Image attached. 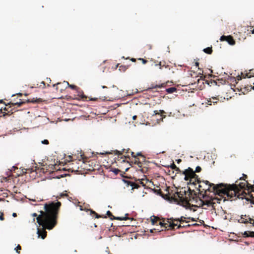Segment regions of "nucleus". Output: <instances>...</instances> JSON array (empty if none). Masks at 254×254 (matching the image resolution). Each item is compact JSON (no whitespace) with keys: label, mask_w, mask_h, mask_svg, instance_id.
I'll return each mask as SVG.
<instances>
[{"label":"nucleus","mask_w":254,"mask_h":254,"mask_svg":"<svg viewBox=\"0 0 254 254\" xmlns=\"http://www.w3.org/2000/svg\"><path fill=\"white\" fill-rule=\"evenodd\" d=\"M199 183L204 184L205 187L204 188L200 189L202 192H204L205 193L207 191H211L210 188L212 187V191L214 192V197H211L210 200L207 201V204H211L213 205L216 203H220L221 201L225 202V199L224 198L225 193H224L226 190H228L225 187V184L221 183L217 185H215L213 183H210L208 181H200Z\"/></svg>","instance_id":"obj_1"},{"label":"nucleus","mask_w":254,"mask_h":254,"mask_svg":"<svg viewBox=\"0 0 254 254\" xmlns=\"http://www.w3.org/2000/svg\"><path fill=\"white\" fill-rule=\"evenodd\" d=\"M45 211H40L37 221L47 229H52L57 224V219L60 207H44Z\"/></svg>","instance_id":"obj_2"},{"label":"nucleus","mask_w":254,"mask_h":254,"mask_svg":"<svg viewBox=\"0 0 254 254\" xmlns=\"http://www.w3.org/2000/svg\"><path fill=\"white\" fill-rule=\"evenodd\" d=\"M151 221L152 225H154L159 221V225L161 226V228H164L165 230L167 229H174L175 224L174 223H171L169 218L166 219L161 217L153 216L151 217Z\"/></svg>","instance_id":"obj_3"},{"label":"nucleus","mask_w":254,"mask_h":254,"mask_svg":"<svg viewBox=\"0 0 254 254\" xmlns=\"http://www.w3.org/2000/svg\"><path fill=\"white\" fill-rule=\"evenodd\" d=\"M182 174L185 175V181H189L188 184L196 185V183H200V180L198 176L195 174L193 169L190 167L182 171Z\"/></svg>","instance_id":"obj_4"},{"label":"nucleus","mask_w":254,"mask_h":254,"mask_svg":"<svg viewBox=\"0 0 254 254\" xmlns=\"http://www.w3.org/2000/svg\"><path fill=\"white\" fill-rule=\"evenodd\" d=\"M184 195L183 193H181V191L177 192L174 194L173 196L171 197V198L177 204L181 205L182 206H198L197 205H190L189 203L190 199L186 196L184 197Z\"/></svg>","instance_id":"obj_5"},{"label":"nucleus","mask_w":254,"mask_h":254,"mask_svg":"<svg viewBox=\"0 0 254 254\" xmlns=\"http://www.w3.org/2000/svg\"><path fill=\"white\" fill-rule=\"evenodd\" d=\"M61 84H64L65 88L68 87L72 89L75 90L78 94V95L81 97L83 99H86L87 97L83 94V92L80 89L79 87L74 85L69 84L68 82L64 81L63 82H58L56 84H53V86L56 87V90L58 91L59 89V85Z\"/></svg>","instance_id":"obj_6"},{"label":"nucleus","mask_w":254,"mask_h":254,"mask_svg":"<svg viewBox=\"0 0 254 254\" xmlns=\"http://www.w3.org/2000/svg\"><path fill=\"white\" fill-rule=\"evenodd\" d=\"M170 221L171 223H174L175 224H178V222H179L180 224H183L184 222L188 223V221L186 219H190L192 221H196V220L190 217L181 216L180 218H170Z\"/></svg>","instance_id":"obj_7"},{"label":"nucleus","mask_w":254,"mask_h":254,"mask_svg":"<svg viewBox=\"0 0 254 254\" xmlns=\"http://www.w3.org/2000/svg\"><path fill=\"white\" fill-rule=\"evenodd\" d=\"M238 222L244 224H247L249 223L254 226V217L252 218L249 215H242L241 216V218L238 220Z\"/></svg>","instance_id":"obj_8"},{"label":"nucleus","mask_w":254,"mask_h":254,"mask_svg":"<svg viewBox=\"0 0 254 254\" xmlns=\"http://www.w3.org/2000/svg\"><path fill=\"white\" fill-rule=\"evenodd\" d=\"M106 215L110 217V219L112 220H127L130 219L131 218L128 217V214L126 213L125 216H114L112 213L110 211H107Z\"/></svg>","instance_id":"obj_9"},{"label":"nucleus","mask_w":254,"mask_h":254,"mask_svg":"<svg viewBox=\"0 0 254 254\" xmlns=\"http://www.w3.org/2000/svg\"><path fill=\"white\" fill-rule=\"evenodd\" d=\"M220 40L221 41H227L231 45H234L235 44V41L233 39V37L231 35H223L220 37Z\"/></svg>","instance_id":"obj_10"},{"label":"nucleus","mask_w":254,"mask_h":254,"mask_svg":"<svg viewBox=\"0 0 254 254\" xmlns=\"http://www.w3.org/2000/svg\"><path fill=\"white\" fill-rule=\"evenodd\" d=\"M142 181L143 180H141V181L139 180L138 183H134L133 182L128 181V185H129L130 187H131L132 190L134 189H137L139 187V184H141L142 186H144L145 185Z\"/></svg>","instance_id":"obj_11"},{"label":"nucleus","mask_w":254,"mask_h":254,"mask_svg":"<svg viewBox=\"0 0 254 254\" xmlns=\"http://www.w3.org/2000/svg\"><path fill=\"white\" fill-rule=\"evenodd\" d=\"M131 156L134 158V163L138 165L139 167H141V162L139 161L138 158H137V156H142L143 158V156L141 154L140 152L137 153L136 155L133 152L131 151L130 152Z\"/></svg>","instance_id":"obj_12"},{"label":"nucleus","mask_w":254,"mask_h":254,"mask_svg":"<svg viewBox=\"0 0 254 254\" xmlns=\"http://www.w3.org/2000/svg\"><path fill=\"white\" fill-rule=\"evenodd\" d=\"M39 205H43L44 206H61L62 204L60 201H57V202L52 201L44 204H40Z\"/></svg>","instance_id":"obj_13"},{"label":"nucleus","mask_w":254,"mask_h":254,"mask_svg":"<svg viewBox=\"0 0 254 254\" xmlns=\"http://www.w3.org/2000/svg\"><path fill=\"white\" fill-rule=\"evenodd\" d=\"M89 210V209H88ZM90 214H94L95 216V218H106L107 216L106 215L104 214H98L95 211H93L92 210H89Z\"/></svg>","instance_id":"obj_14"},{"label":"nucleus","mask_w":254,"mask_h":254,"mask_svg":"<svg viewBox=\"0 0 254 254\" xmlns=\"http://www.w3.org/2000/svg\"><path fill=\"white\" fill-rule=\"evenodd\" d=\"M42 102V99L41 98H33L32 99H28L27 100V102L28 103H39Z\"/></svg>","instance_id":"obj_15"},{"label":"nucleus","mask_w":254,"mask_h":254,"mask_svg":"<svg viewBox=\"0 0 254 254\" xmlns=\"http://www.w3.org/2000/svg\"><path fill=\"white\" fill-rule=\"evenodd\" d=\"M164 84H161V85H156L154 86L153 84L151 85V87L148 88L147 90L149 91L153 89L161 88V87H165Z\"/></svg>","instance_id":"obj_16"},{"label":"nucleus","mask_w":254,"mask_h":254,"mask_svg":"<svg viewBox=\"0 0 254 254\" xmlns=\"http://www.w3.org/2000/svg\"><path fill=\"white\" fill-rule=\"evenodd\" d=\"M170 167L173 170H175L177 172V173H182V171L179 168L176 166V165L174 164V163H173L171 165Z\"/></svg>","instance_id":"obj_17"},{"label":"nucleus","mask_w":254,"mask_h":254,"mask_svg":"<svg viewBox=\"0 0 254 254\" xmlns=\"http://www.w3.org/2000/svg\"><path fill=\"white\" fill-rule=\"evenodd\" d=\"M164 114H165V112L164 111H163V110H159V111L155 110V111H154L153 115H158V114H160L161 116L162 117H163V118H165L166 116L164 115Z\"/></svg>","instance_id":"obj_18"},{"label":"nucleus","mask_w":254,"mask_h":254,"mask_svg":"<svg viewBox=\"0 0 254 254\" xmlns=\"http://www.w3.org/2000/svg\"><path fill=\"white\" fill-rule=\"evenodd\" d=\"M250 71H251V70H250ZM242 76H243L244 78H245L246 77H247L248 78H250L252 75L251 74V72L246 73L245 75L243 73H242L241 76H238L237 77L238 80H241L242 79Z\"/></svg>","instance_id":"obj_19"},{"label":"nucleus","mask_w":254,"mask_h":254,"mask_svg":"<svg viewBox=\"0 0 254 254\" xmlns=\"http://www.w3.org/2000/svg\"><path fill=\"white\" fill-rule=\"evenodd\" d=\"M166 91L168 93H173L177 91V88L175 87H172L166 89Z\"/></svg>","instance_id":"obj_20"},{"label":"nucleus","mask_w":254,"mask_h":254,"mask_svg":"<svg viewBox=\"0 0 254 254\" xmlns=\"http://www.w3.org/2000/svg\"><path fill=\"white\" fill-rule=\"evenodd\" d=\"M203 52L207 54H211L213 51L212 47H207L203 49Z\"/></svg>","instance_id":"obj_21"},{"label":"nucleus","mask_w":254,"mask_h":254,"mask_svg":"<svg viewBox=\"0 0 254 254\" xmlns=\"http://www.w3.org/2000/svg\"><path fill=\"white\" fill-rule=\"evenodd\" d=\"M155 66H159V69H162L163 67L167 68L168 67V65H165V64H162V62H160L158 64H155Z\"/></svg>","instance_id":"obj_22"},{"label":"nucleus","mask_w":254,"mask_h":254,"mask_svg":"<svg viewBox=\"0 0 254 254\" xmlns=\"http://www.w3.org/2000/svg\"><path fill=\"white\" fill-rule=\"evenodd\" d=\"M154 192H155L157 194L160 195L162 196L163 197H164L163 194L162 192V191L160 189H153Z\"/></svg>","instance_id":"obj_23"},{"label":"nucleus","mask_w":254,"mask_h":254,"mask_svg":"<svg viewBox=\"0 0 254 254\" xmlns=\"http://www.w3.org/2000/svg\"><path fill=\"white\" fill-rule=\"evenodd\" d=\"M125 151V149H123L122 151H118V150H115L114 151V154L116 155H118V156H120L123 154Z\"/></svg>","instance_id":"obj_24"},{"label":"nucleus","mask_w":254,"mask_h":254,"mask_svg":"<svg viewBox=\"0 0 254 254\" xmlns=\"http://www.w3.org/2000/svg\"><path fill=\"white\" fill-rule=\"evenodd\" d=\"M190 226V225L189 224L186 225L185 224L181 223L179 225L177 224V225L176 226H177V229H180V228L189 227Z\"/></svg>","instance_id":"obj_25"},{"label":"nucleus","mask_w":254,"mask_h":254,"mask_svg":"<svg viewBox=\"0 0 254 254\" xmlns=\"http://www.w3.org/2000/svg\"><path fill=\"white\" fill-rule=\"evenodd\" d=\"M65 85L64 84H61L60 85H59V88H60V91L61 92H62L63 91H64L65 89H66V88H65Z\"/></svg>","instance_id":"obj_26"},{"label":"nucleus","mask_w":254,"mask_h":254,"mask_svg":"<svg viewBox=\"0 0 254 254\" xmlns=\"http://www.w3.org/2000/svg\"><path fill=\"white\" fill-rule=\"evenodd\" d=\"M219 101V99L216 97H212V102L213 104H217Z\"/></svg>","instance_id":"obj_27"},{"label":"nucleus","mask_w":254,"mask_h":254,"mask_svg":"<svg viewBox=\"0 0 254 254\" xmlns=\"http://www.w3.org/2000/svg\"><path fill=\"white\" fill-rule=\"evenodd\" d=\"M199 185H198V190L200 192H202L201 190V189H202V188H204V187H205V185L204 184H202V183H199Z\"/></svg>","instance_id":"obj_28"},{"label":"nucleus","mask_w":254,"mask_h":254,"mask_svg":"<svg viewBox=\"0 0 254 254\" xmlns=\"http://www.w3.org/2000/svg\"><path fill=\"white\" fill-rule=\"evenodd\" d=\"M73 202L75 205H77V206H80V207L82 206V205L81 204V202H80L78 200H74V201Z\"/></svg>","instance_id":"obj_29"},{"label":"nucleus","mask_w":254,"mask_h":254,"mask_svg":"<svg viewBox=\"0 0 254 254\" xmlns=\"http://www.w3.org/2000/svg\"><path fill=\"white\" fill-rule=\"evenodd\" d=\"M21 250V247L18 245L15 248V250L16 252L19 254L20 253V251Z\"/></svg>","instance_id":"obj_30"},{"label":"nucleus","mask_w":254,"mask_h":254,"mask_svg":"<svg viewBox=\"0 0 254 254\" xmlns=\"http://www.w3.org/2000/svg\"><path fill=\"white\" fill-rule=\"evenodd\" d=\"M201 168L200 166H197L195 168V170L194 171V172H195V173H199L201 172Z\"/></svg>","instance_id":"obj_31"},{"label":"nucleus","mask_w":254,"mask_h":254,"mask_svg":"<svg viewBox=\"0 0 254 254\" xmlns=\"http://www.w3.org/2000/svg\"><path fill=\"white\" fill-rule=\"evenodd\" d=\"M242 235L245 237H249V231H245L244 233H242Z\"/></svg>","instance_id":"obj_32"},{"label":"nucleus","mask_w":254,"mask_h":254,"mask_svg":"<svg viewBox=\"0 0 254 254\" xmlns=\"http://www.w3.org/2000/svg\"><path fill=\"white\" fill-rule=\"evenodd\" d=\"M41 142H42V143H43L44 144H46V145H48L49 144V142L47 139H44V140H42Z\"/></svg>","instance_id":"obj_33"},{"label":"nucleus","mask_w":254,"mask_h":254,"mask_svg":"<svg viewBox=\"0 0 254 254\" xmlns=\"http://www.w3.org/2000/svg\"><path fill=\"white\" fill-rule=\"evenodd\" d=\"M212 103V98H209V99L207 100V102L206 104H207L208 105H211Z\"/></svg>","instance_id":"obj_34"},{"label":"nucleus","mask_w":254,"mask_h":254,"mask_svg":"<svg viewBox=\"0 0 254 254\" xmlns=\"http://www.w3.org/2000/svg\"><path fill=\"white\" fill-rule=\"evenodd\" d=\"M138 60L141 61L143 64H145L147 63V61L144 59L139 58Z\"/></svg>","instance_id":"obj_35"},{"label":"nucleus","mask_w":254,"mask_h":254,"mask_svg":"<svg viewBox=\"0 0 254 254\" xmlns=\"http://www.w3.org/2000/svg\"><path fill=\"white\" fill-rule=\"evenodd\" d=\"M249 237H254V232H253V231H249Z\"/></svg>","instance_id":"obj_36"},{"label":"nucleus","mask_w":254,"mask_h":254,"mask_svg":"<svg viewBox=\"0 0 254 254\" xmlns=\"http://www.w3.org/2000/svg\"><path fill=\"white\" fill-rule=\"evenodd\" d=\"M247 178V176L246 175L243 174V177L240 178V180H246V179Z\"/></svg>","instance_id":"obj_37"},{"label":"nucleus","mask_w":254,"mask_h":254,"mask_svg":"<svg viewBox=\"0 0 254 254\" xmlns=\"http://www.w3.org/2000/svg\"><path fill=\"white\" fill-rule=\"evenodd\" d=\"M24 102H20V103H18V102H16V103H12L13 105H18V106H20L22 104H23Z\"/></svg>","instance_id":"obj_38"},{"label":"nucleus","mask_w":254,"mask_h":254,"mask_svg":"<svg viewBox=\"0 0 254 254\" xmlns=\"http://www.w3.org/2000/svg\"><path fill=\"white\" fill-rule=\"evenodd\" d=\"M62 197H63V198L66 197V198H68V196L67 194H61V197L60 198H61Z\"/></svg>","instance_id":"obj_39"},{"label":"nucleus","mask_w":254,"mask_h":254,"mask_svg":"<svg viewBox=\"0 0 254 254\" xmlns=\"http://www.w3.org/2000/svg\"><path fill=\"white\" fill-rule=\"evenodd\" d=\"M97 100V98H91L89 99L90 101H96Z\"/></svg>","instance_id":"obj_40"},{"label":"nucleus","mask_w":254,"mask_h":254,"mask_svg":"<svg viewBox=\"0 0 254 254\" xmlns=\"http://www.w3.org/2000/svg\"><path fill=\"white\" fill-rule=\"evenodd\" d=\"M100 154H112V152H106L105 153H100Z\"/></svg>","instance_id":"obj_41"},{"label":"nucleus","mask_w":254,"mask_h":254,"mask_svg":"<svg viewBox=\"0 0 254 254\" xmlns=\"http://www.w3.org/2000/svg\"><path fill=\"white\" fill-rule=\"evenodd\" d=\"M0 219L1 220H4V217H3V216L2 214H1V215L0 216Z\"/></svg>","instance_id":"obj_42"},{"label":"nucleus","mask_w":254,"mask_h":254,"mask_svg":"<svg viewBox=\"0 0 254 254\" xmlns=\"http://www.w3.org/2000/svg\"><path fill=\"white\" fill-rule=\"evenodd\" d=\"M46 232H45L44 234L42 236V238L44 239L46 237Z\"/></svg>","instance_id":"obj_43"},{"label":"nucleus","mask_w":254,"mask_h":254,"mask_svg":"<svg viewBox=\"0 0 254 254\" xmlns=\"http://www.w3.org/2000/svg\"><path fill=\"white\" fill-rule=\"evenodd\" d=\"M136 118H137V116H133L132 117V119H133V120H136Z\"/></svg>","instance_id":"obj_44"},{"label":"nucleus","mask_w":254,"mask_h":254,"mask_svg":"<svg viewBox=\"0 0 254 254\" xmlns=\"http://www.w3.org/2000/svg\"><path fill=\"white\" fill-rule=\"evenodd\" d=\"M177 163H179L180 162H181L182 161V160H181V159H178V160H177Z\"/></svg>","instance_id":"obj_45"},{"label":"nucleus","mask_w":254,"mask_h":254,"mask_svg":"<svg viewBox=\"0 0 254 254\" xmlns=\"http://www.w3.org/2000/svg\"><path fill=\"white\" fill-rule=\"evenodd\" d=\"M12 216L13 217H16L17 216L16 213H13Z\"/></svg>","instance_id":"obj_46"},{"label":"nucleus","mask_w":254,"mask_h":254,"mask_svg":"<svg viewBox=\"0 0 254 254\" xmlns=\"http://www.w3.org/2000/svg\"><path fill=\"white\" fill-rule=\"evenodd\" d=\"M131 61L134 62H135V61H136V60H135V59L132 58V59H131Z\"/></svg>","instance_id":"obj_47"},{"label":"nucleus","mask_w":254,"mask_h":254,"mask_svg":"<svg viewBox=\"0 0 254 254\" xmlns=\"http://www.w3.org/2000/svg\"><path fill=\"white\" fill-rule=\"evenodd\" d=\"M84 208H85V209H83V207H80V210H85L86 207H84Z\"/></svg>","instance_id":"obj_48"},{"label":"nucleus","mask_w":254,"mask_h":254,"mask_svg":"<svg viewBox=\"0 0 254 254\" xmlns=\"http://www.w3.org/2000/svg\"><path fill=\"white\" fill-rule=\"evenodd\" d=\"M32 215H33V216H37V214L36 213H33V214H32Z\"/></svg>","instance_id":"obj_49"},{"label":"nucleus","mask_w":254,"mask_h":254,"mask_svg":"<svg viewBox=\"0 0 254 254\" xmlns=\"http://www.w3.org/2000/svg\"><path fill=\"white\" fill-rule=\"evenodd\" d=\"M195 65H196V66H198V65H199V63H197V62L195 63Z\"/></svg>","instance_id":"obj_50"},{"label":"nucleus","mask_w":254,"mask_h":254,"mask_svg":"<svg viewBox=\"0 0 254 254\" xmlns=\"http://www.w3.org/2000/svg\"><path fill=\"white\" fill-rule=\"evenodd\" d=\"M222 208H223L222 207H220V209H221L222 210V211L224 212V213H226V212H225V211H224V210L222 209Z\"/></svg>","instance_id":"obj_51"},{"label":"nucleus","mask_w":254,"mask_h":254,"mask_svg":"<svg viewBox=\"0 0 254 254\" xmlns=\"http://www.w3.org/2000/svg\"><path fill=\"white\" fill-rule=\"evenodd\" d=\"M41 83L43 84L44 87L45 86V83L44 81H42Z\"/></svg>","instance_id":"obj_52"},{"label":"nucleus","mask_w":254,"mask_h":254,"mask_svg":"<svg viewBox=\"0 0 254 254\" xmlns=\"http://www.w3.org/2000/svg\"><path fill=\"white\" fill-rule=\"evenodd\" d=\"M32 204L33 205H38L37 203H32Z\"/></svg>","instance_id":"obj_53"},{"label":"nucleus","mask_w":254,"mask_h":254,"mask_svg":"<svg viewBox=\"0 0 254 254\" xmlns=\"http://www.w3.org/2000/svg\"><path fill=\"white\" fill-rule=\"evenodd\" d=\"M103 88H107V87L105 86H102Z\"/></svg>","instance_id":"obj_54"},{"label":"nucleus","mask_w":254,"mask_h":254,"mask_svg":"<svg viewBox=\"0 0 254 254\" xmlns=\"http://www.w3.org/2000/svg\"><path fill=\"white\" fill-rule=\"evenodd\" d=\"M192 207H186V208H190V210H192L191 209Z\"/></svg>","instance_id":"obj_55"},{"label":"nucleus","mask_w":254,"mask_h":254,"mask_svg":"<svg viewBox=\"0 0 254 254\" xmlns=\"http://www.w3.org/2000/svg\"><path fill=\"white\" fill-rule=\"evenodd\" d=\"M252 33L254 34V29L252 31Z\"/></svg>","instance_id":"obj_56"},{"label":"nucleus","mask_w":254,"mask_h":254,"mask_svg":"<svg viewBox=\"0 0 254 254\" xmlns=\"http://www.w3.org/2000/svg\"><path fill=\"white\" fill-rule=\"evenodd\" d=\"M32 200V201H34V202H36V201H36V200H35V199H32V200Z\"/></svg>","instance_id":"obj_57"},{"label":"nucleus","mask_w":254,"mask_h":254,"mask_svg":"<svg viewBox=\"0 0 254 254\" xmlns=\"http://www.w3.org/2000/svg\"><path fill=\"white\" fill-rule=\"evenodd\" d=\"M4 199L3 198H0V201H3Z\"/></svg>","instance_id":"obj_58"},{"label":"nucleus","mask_w":254,"mask_h":254,"mask_svg":"<svg viewBox=\"0 0 254 254\" xmlns=\"http://www.w3.org/2000/svg\"><path fill=\"white\" fill-rule=\"evenodd\" d=\"M128 151H129V149H128V150H127V152H126V153H128Z\"/></svg>","instance_id":"obj_59"},{"label":"nucleus","mask_w":254,"mask_h":254,"mask_svg":"<svg viewBox=\"0 0 254 254\" xmlns=\"http://www.w3.org/2000/svg\"><path fill=\"white\" fill-rule=\"evenodd\" d=\"M196 211V209H193V211Z\"/></svg>","instance_id":"obj_60"}]
</instances>
